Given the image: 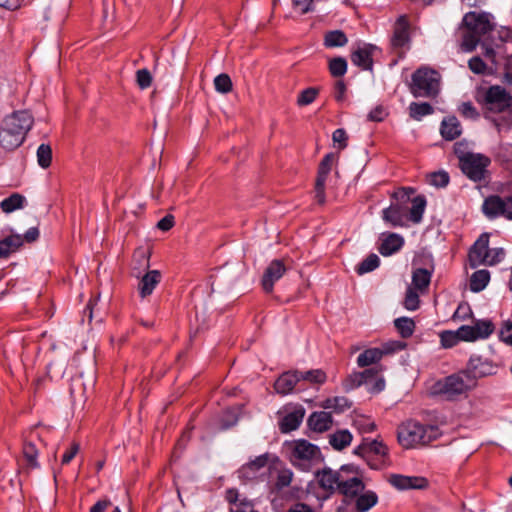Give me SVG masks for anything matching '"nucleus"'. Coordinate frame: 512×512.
Instances as JSON below:
<instances>
[{"label":"nucleus","instance_id":"obj_7","mask_svg":"<svg viewBox=\"0 0 512 512\" xmlns=\"http://www.w3.org/2000/svg\"><path fill=\"white\" fill-rule=\"evenodd\" d=\"M462 172L473 181H481L484 178L490 159L482 154L466 153L459 157Z\"/></svg>","mask_w":512,"mask_h":512},{"label":"nucleus","instance_id":"obj_37","mask_svg":"<svg viewBox=\"0 0 512 512\" xmlns=\"http://www.w3.org/2000/svg\"><path fill=\"white\" fill-rule=\"evenodd\" d=\"M431 281V272L424 268H418L413 272L412 284L413 286L422 291L426 289Z\"/></svg>","mask_w":512,"mask_h":512},{"label":"nucleus","instance_id":"obj_51","mask_svg":"<svg viewBox=\"0 0 512 512\" xmlns=\"http://www.w3.org/2000/svg\"><path fill=\"white\" fill-rule=\"evenodd\" d=\"M214 86L216 91L226 94L232 90V81L229 75L223 73L214 79Z\"/></svg>","mask_w":512,"mask_h":512},{"label":"nucleus","instance_id":"obj_9","mask_svg":"<svg viewBox=\"0 0 512 512\" xmlns=\"http://www.w3.org/2000/svg\"><path fill=\"white\" fill-rule=\"evenodd\" d=\"M482 210L489 219L504 217L512 220V196L491 195L484 200Z\"/></svg>","mask_w":512,"mask_h":512},{"label":"nucleus","instance_id":"obj_56","mask_svg":"<svg viewBox=\"0 0 512 512\" xmlns=\"http://www.w3.org/2000/svg\"><path fill=\"white\" fill-rule=\"evenodd\" d=\"M136 81L141 89H146L150 87L152 83V76L149 70L140 69L136 73Z\"/></svg>","mask_w":512,"mask_h":512},{"label":"nucleus","instance_id":"obj_54","mask_svg":"<svg viewBox=\"0 0 512 512\" xmlns=\"http://www.w3.org/2000/svg\"><path fill=\"white\" fill-rule=\"evenodd\" d=\"M449 180V174L446 171L433 172L429 175L430 184L438 188L446 187Z\"/></svg>","mask_w":512,"mask_h":512},{"label":"nucleus","instance_id":"obj_16","mask_svg":"<svg viewBox=\"0 0 512 512\" xmlns=\"http://www.w3.org/2000/svg\"><path fill=\"white\" fill-rule=\"evenodd\" d=\"M378 52L379 49L375 45L367 43L358 44L357 48L354 49V65L372 73L373 59Z\"/></svg>","mask_w":512,"mask_h":512},{"label":"nucleus","instance_id":"obj_3","mask_svg":"<svg viewBox=\"0 0 512 512\" xmlns=\"http://www.w3.org/2000/svg\"><path fill=\"white\" fill-rule=\"evenodd\" d=\"M399 443L406 449L417 445H428L441 436V431L434 425H423L416 421H408L398 428Z\"/></svg>","mask_w":512,"mask_h":512},{"label":"nucleus","instance_id":"obj_34","mask_svg":"<svg viewBox=\"0 0 512 512\" xmlns=\"http://www.w3.org/2000/svg\"><path fill=\"white\" fill-rule=\"evenodd\" d=\"M426 207V199L424 196H417L412 200V206L409 210V219L411 222L417 224L421 222L423 213Z\"/></svg>","mask_w":512,"mask_h":512},{"label":"nucleus","instance_id":"obj_32","mask_svg":"<svg viewBox=\"0 0 512 512\" xmlns=\"http://www.w3.org/2000/svg\"><path fill=\"white\" fill-rule=\"evenodd\" d=\"M490 281V273L488 270L481 269L475 271L470 277V290L472 292H480L488 285Z\"/></svg>","mask_w":512,"mask_h":512},{"label":"nucleus","instance_id":"obj_38","mask_svg":"<svg viewBox=\"0 0 512 512\" xmlns=\"http://www.w3.org/2000/svg\"><path fill=\"white\" fill-rule=\"evenodd\" d=\"M352 441V435L349 431H338L332 435H330L329 443L335 450H342L348 445H350Z\"/></svg>","mask_w":512,"mask_h":512},{"label":"nucleus","instance_id":"obj_13","mask_svg":"<svg viewBox=\"0 0 512 512\" xmlns=\"http://www.w3.org/2000/svg\"><path fill=\"white\" fill-rule=\"evenodd\" d=\"M487 108L494 112H503L512 104V97L501 86L495 85L488 88L484 96Z\"/></svg>","mask_w":512,"mask_h":512},{"label":"nucleus","instance_id":"obj_63","mask_svg":"<svg viewBox=\"0 0 512 512\" xmlns=\"http://www.w3.org/2000/svg\"><path fill=\"white\" fill-rule=\"evenodd\" d=\"M293 7L301 14H305L311 10L312 0H292Z\"/></svg>","mask_w":512,"mask_h":512},{"label":"nucleus","instance_id":"obj_47","mask_svg":"<svg viewBox=\"0 0 512 512\" xmlns=\"http://www.w3.org/2000/svg\"><path fill=\"white\" fill-rule=\"evenodd\" d=\"M23 456L30 468H37L39 466L37 462L38 450L33 443H25L23 445Z\"/></svg>","mask_w":512,"mask_h":512},{"label":"nucleus","instance_id":"obj_61","mask_svg":"<svg viewBox=\"0 0 512 512\" xmlns=\"http://www.w3.org/2000/svg\"><path fill=\"white\" fill-rule=\"evenodd\" d=\"M459 111L466 118L475 119L479 116L476 108L472 105L471 102L462 103Z\"/></svg>","mask_w":512,"mask_h":512},{"label":"nucleus","instance_id":"obj_33","mask_svg":"<svg viewBox=\"0 0 512 512\" xmlns=\"http://www.w3.org/2000/svg\"><path fill=\"white\" fill-rule=\"evenodd\" d=\"M25 197L19 193H13L0 202V208L4 213H12L17 209L23 208Z\"/></svg>","mask_w":512,"mask_h":512},{"label":"nucleus","instance_id":"obj_28","mask_svg":"<svg viewBox=\"0 0 512 512\" xmlns=\"http://www.w3.org/2000/svg\"><path fill=\"white\" fill-rule=\"evenodd\" d=\"M385 355V351H382L379 348H369L364 350L357 357V364L359 367H372V366H382L379 364V361Z\"/></svg>","mask_w":512,"mask_h":512},{"label":"nucleus","instance_id":"obj_25","mask_svg":"<svg viewBox=\"0 0 512 512\" xmlns=\"http://www.w3.org/2000/svg\"><path fill=\"white\" fill-rule=\"evenodd\" d=\"M300 381L298 371L285 372L275 382L274 388L279 394H289Z\"/></svg>","mask_w":512,"mask_h":512},{"label":"nucleus","instance_id":"obj_59","mask_svg":"<svg viewBox=\"0 0 512 512\" xmlns=\"http://www.w3.org/2000/svg\"><path fill=\"white\" fill-rule=\"evenodd\" d=\"M112 506V503L110 500L103 499L97 501L91 508L89 512H106L108 508ZM110 512H121L119 507H113V509Z\"/></svg>","mask_w":512,"mask_h":512},{"label":"nucleus","instance_id":"obj_8","mask_svg":"<svg viewBox=\"0 0 512 512\" xmlns=\"http://www.w3.org/2000/svg\"><path fill=\"white\" fill-rule=\"evenodd\" d=\"M382 371L383 366H372L362 372L354 373V387L364 385L370 394L380 393L385 388Z\"/></svg>","mask_w":512,"mask_h":512},{"label":"nucleus","instance_id":"obj_60","mask_svg":"<svg viewBox=\"0 0 512 512\" xmlns=\"http://www.w3.org/2000/svg\"><path fill=\"white\" fill-rule=\"evenodd\" d=\"M230 512H259L254 509V504L251 500L247 498H243V500L236 505V507H231Z\"/></svg>","mask_w":512,"mask_h":512},{"label":"nucleus","instance_id":"obj_10","mask_svg":"<svg viewBox=\"0 0 512 512\" xmlns=\"http://www.w3.org/2000/svg\"><path fill=\"white\" fill-rule=\"evenodd\" d=\"M491 20L492 15L488 12L471 11L464 15L462 23L466 29L471 30L481 38L494 29Z\"/></svg>","mask_w":512,"mask_h":512},{"label":"nucleus","instance_id":"obj_45","mask_svg":"<svg viewBox=\"0 0 512 512\" xmlns=\"http://www.w3.org/2000/svg\"><path fill=\"white\" fill-rule=\"evenodd\" d=\"M293 480V472L285 467L277 470V477L274 486L277 490H282L288 487Z\"/></svg>","mask_w":512,"mask_h":512},{"label":"nucleus","instance_id":"obj_57","mask_svg":"<svg viewBox=\"0 0 512 512\" xmlns=\"http://www.w3.org/2000/svg\"><path fill=\"white\" fill-rule=\"evenodd\" d=\"M456 331L460 338V341H475L478 339L477 335L475 334L473 326L463 325L459 327Z\"/></svg>","mask_w":512,"mask_h":512},{"label":"nucleus","instance_id":"obj_5","mask_svg":"<svg viewBox=\"0 0 512 512\" xmlns=\"http://www.w3.org/2000/svg\"><path fill=\"white\" fill-rule=\"evenodd\" d=\"M440 74L431 68L420 67L412 74L410 92L414 97L433 98L440 90Z\"/></svg>","mask_w":512,"mask_h":512},{"label":"nucleus","instance_id":"obj_40","mask_svg":"<svg viewBox=\"0 0 512 512\" xmlns=\"http://www.w3.org/2000/svg\"><path fill=\"white\" fill-rule=\"evenodd\" d=\"M380 265V258L377 254L371 253L369 254L363 261H361L357 266V273L359 275H364L366 273L372 272L377 269Z\"/></svg>","mask_w":512,"mask_h":512},{"label":"nucleus","instance_id":"obj_39","mask_svg":"<svg viewBox=\"0 0 512 512\" xmlns=\"http://www.w3.org/2000/svg\"><path fill=\"white\" fill-rule=\"evenodd\" d=\"M300 381H307L311 384H323L327 380V375L322 369H313L309 371H298Z\"/></svg>","mask_w":512,"mask_h":512},{"label":"nucleus","instance_id":"obj_49","mask_svg":"<svg viewBox=\"0 0 512 512\" xmlns=\"http://www.w3.org/2000/svg\"><path fill=\"white\" fill-rule=\"evenodd\" d=\"M349 135L343 128L336 129L332 134L333 147L337 150H343L348 146Z\"/></svg>","mask_w":512,"mask_h":512},{"label":"nucleus","instance_id":"obj_15","mask_svg":"<svg viewBox=\"0 0 512 512\" xmlns=\"http://www.w3.org/2000/svg\"><path fill=\"white\" fill-rule=\"evenodd\" d=\"M33 124V118L27 111H17L7 116L3 125L15 133H20V137L25 139L27 132Z\"/></svg>","mask_w":512,"mask_h":512},{"label":"nucleus","instance_id":"obj_42","mask_svg":"<svg viewBox=\"0 0 512 512\" xmlns=\"http://www.w3.org/2000/svg\"><path fill=\"white\" fill-rule=\"evenodd\" d=\"M328 69L333 77H342L348 69L347 61L342 57H335L329 60Z\"/></svg>","mask_w":512,"mask_h":512},{"label":"nucleus","instance_id":"obj_62","mask_svg":"<svg viewBox=\"0 0 512 512\" xmlns=\"http://www.w3.org/2000/svg\"><path fill=\"white\" fill-rule=\"evenodd\" d=\"M80 445L76 442H73L70 446V448L63 454L62 456V464H68L71 462V460L76 456V454L79 452Z\"/></svg>","mask_w":512,"mask_h":512},{"label":"nucleus","instance_id":"obj_26","mask_svg":"<svg viewBox=\"0 0 512 512\" xmlns=\"http://www.w3.org/2000/svg\"><path fill=\"white\" fill-rule=\"evenodd\" d=\"M440 132L445 140L452 141L461 135V124L455 116L446 117L441 122Z\"/></svg>","mask_w":512,"mask_h":512},{"label":"nucleus","instance_id":"obj_19","mask_svg":"<svg viewBox=\"0 0 512 512\" xmlns=\"http://www.w3.org/2000/svg\"><path fill=\"white\" fill-rule=\"evenodd\" d=\"M286 272V266L282 260H273L265 269L262 277V287L266 293L273 291L274 283L278 281Z\"/></svg>","mask_w":512,"mask_h":512},{"label":"nucleus","instance_id":"obj_53","mask_svg":"<svg viewBox=\"0 0 512 512\" xmlns=\"http://www.w3.org/2000/svg\"><path fill=\"white\" fill-rule=\"evenodd\" d=\"M419 304L420 299L418 293L412 287H408L405 294L404 307L407 310L414 311L418 309Z\"/></svg>","mask_w":512,"mask_h":512},{"label":"nucleus","instance_id":"obj_64","mask_svg":"<svg viewBox=\"0 0 512 512\" xmlns=\"http://www.w3.org/2000/svg\"><path fill=\"white\" fill-rule=\"evenodd\" d=\"M333 402H334L333 406H334L335 413H341L346 408L349 407L348 400L344 397H340V396L333 397Z\"/></svg>","mask_w":512,"mask_h":512},{"label":"nucleus","instance_id":"obj_31","mask_svg":"<svg viewBox=\"0 0 512 512\" xmlns=\"http://www.w3.org/2000/svg\"><path fill=\"white\" fill-rule=\"evenodd\" d=\"M348 43V37L341 30L328 31L324 35L323 44L326 48L342 47Z\"/></svg>","mask_w":512,"mask_h":512},{"label":"nucleus","instance_id":"obj_35","mask_svg":"<svg viewBox=\"0 0 512 512\" xmlns=\"http://www.w3.org/2000/svg\"><path fill=\"white\" fill-rule=\"evenodd\" d=\"M354 429H356L359 434L370 433L376 429V424L370 417L358 414L354 410Z\"/></svg>","mask_w":512,"mask_h":512},{"label":"nucleus","instance_id":"obj_29","mask_svg":"<svg viewBox=\"0 0 512 512\" xmlns=\"http://www.w3.org/2000/svg\"><path fill=\"white\" fill-rule=\"evenodd\" d=\"M24 139L20 137V133H15L6 126L2 125L0 130V145L8 151L18 148Z\"/></svg>","mask_w":512,"mask_h":512},{"label":"nucleus","instance_id":"obj_44","mask_svg":"<svg viewBox=\"0 0 512 512\" xmlns=\"http://www.w3.org/2000/svg\"><path fill=\"white\" fill-rule=\"evenodd\" d=\"M52 162V148L49 144H41L37 149V163L38 165L46 169L51 165Z\"/></svg>","mask_w":512,"mask_h":512},{"label":"nucleus","instance_id":"obj_4","mask_svg":"<svg viewBox=\"0 0 512 512\" xmlns=\"http://www.w3.org/2000/svg\"><path fill=\"white\" fill-rule=\"evenodd\" d=\"M287 447L290 452V462L303 471H309L312 466L324 461L319 447L305 439L294 440Z\"/></svg>","mask_w":512,"mask_h":512},{"label":"nucleus","instance_id":"obj_1","mask_svg":"<svg viewBox=\"0 0 512 512\" xmlns=\"http://www.w3.org/2000/svg\"><path fill=\"white\" fill-rule=\"evenodd\" d=\"M479 358H470L468 368L438 380L432 386V394L452 401L466 395L477 385L479 377L486 376L490 369H479Z\"/></svg>","mask_w":512,"mask_h":512},{"label":"nucleus","instance_id":"obj_14","mask_svg":"<svg viewBox=\"0 0 512 512\" xmlns=\"http://www.w3.org/2000/svg\"><path fill=\"white\" fill-rule=\"evenodd\" d=\"M336 155L334 153H328L322 159L319 164L318 174L315 182V200L318 204L323 205L325 203V184L327 176L329 175L332 165L335 161Z\"/></svg>","mask_w":512,"mask_h":512},{"label":"nucleus","instance_id":"obj_11","mask_svg":"<svg viewBox=\"0 0 512 512\" xmlns=\"http://www.w3.org/2000/svg\"><path fill=\"white\" fill-rule=\"evenodd\" d=\"M378 501L377 493L366 490L361 478L354 476V512H368L377 505Z\"/></svg>","mask_w":512,"mask_h":512},{"label":"nucleus","instance_id":"obj_6","mask_svg":"<svg viewBox=\"0 0 512 512\" xmlns=\"http://www.w3.org/2000/svg\"><path fill=\"white\" fill-rule=\"evenodd\" d=\"M354 455L363 458L372 469H381L390 465L387 446L377 439L363 438L354 449Z\"/></svg>","mask_w":512,"mask_h":512},{"label":"nucleus","instance_id":"obj_23","mask_svg":"<svg viewBox=\"0 0 512 512\" xmlns=\"http://www.w3.org/2000/svg\"><path fill=\"white\" fill-rule=\"evenodd\" d=\"M409 25L405 16H400L396 22L391 44L394 48H401L409 41Z\"/></svg>","mask_w":512,"mask_h":512},{"label":"nucleus","instance_id":"obj_17","mask_svg":"<svg viewBox=\"0 0 512 512\" xmlns=\"http://www.w3.org/2000/svg\"><path fill=\"white\" fill-rule=\"evenodd\" d=\"M388 481L393 487H395L398 490H424L429 486L428 479L422 476H406L401 474H392L390 475Z\"/></svg>","mask_w":512,"mask_h":512},{"label":"nucleus","instance_id":"obj_24","mask_svg":"<svg viewBox=\"0 0 512 512\" xmlns=\"http://www.w3.org/2000/svg\"><path fill=\"white\" fill-rule=\"evenodd\" d=\"M404 245V238L396 233H390L382 239V242L378 248L379 252L383 256H390L398 252Z\"/></svg>","mask_w":512,"mask_h":512},{"label":"nucleus","instance_id":"obj_2","mask_svg":"<svg viewBox=\"0 0 512 512\" xmlns=\"http://www.w3.org/2000/svg\"><path fill=\"white\" fill-rule=\"evenodd\" d=\"M352 465L341 466L338 471L325 468L318 471L316 476L320 487L326 491L338 490L343 495L342 504L337 508V512H352Z\"/></svg>","mask_w":512,"mask_h":512},{"label":"nucleus","instance_id":"obj_22","mask_svg":"<svg viewBox=\"0 0 512 512\" xmlns=\"http://www.w3.org/2000/svg\"><path fill=\"white\" fill-rule=\"evenodd\" d=\"M161 281V273L158 270L148 271L140 280L138 285L139 294L142 298L151 295L155 287Z\"/></svg>","mask_w":512,"mask_h":512},{"label":"nucleus","instance_id":"obj_50","mask_svg":"<svg viewBox=\"0 0 512 512\" xmlns=\"http://www.w3.org/2000/svg\"><path fill=\"white\" fill-rule=\"evenodd\" d=\"M319 90L314 87H309L300 92L297 98V105L306 106L315 101Z\"/></svg>","mask_w":512,"mask_h":512},{"label":"nucleus","instance_id":"obj_20","mask_svg":"<svg viewBox=\"0 0 512 512\" xmlns=\"http://www.w3.org/2000/svg\"><path fill=\"white\" fill-rule=\"evenodd\" d=\"M382 219L393 227H402L406 224L407 214L403 206L396 204L383 209Z\"/></svg>","mask_w":512,"mask_h":512},{"label":"nucleus","instance_id":"obj_27","mask_svg":"<svg viewBox=\"0 0 512 512\" xmlns=\"http://www.w3.org/2000/svg\"><path fill=\"white\" fill-rule=\"evenodd\" d=\"M23 245V237L11 234L0 240V259H7Z\"/></svg>","mask_w":512,"mask_h":512},{"label":"nucleus","instance_id":"obj_30","mask_svg":"<svg viewBox=\"0 0 512 512\" xmlns=\"http://www.w3.org/2000/svg\"><path fill=\"white\" fill-rule=\"evenodd\" d=\"M304 410L298 409L285 415L280 422V430L283 433L296 430L304 418Z\"/></svg>","mask_w":512,"mask_h":512},{"label":"nucleus","instance_id":"obj_46","mask_svg":"<svg viewBox=\"0 0 512 512\" xmlns=\"http://www.w3.org/2000/svg\"><path fill=\"white\" fill-rule=\"evenodd\" d=\"M480 42V38L471 30L466 29L462 34L461 49L465 52H472L475 50Z\"/></svg>","mask_w":512,"mask_h":512},{"label":"nucleus","instance_id":"obj_43","mask_svg":"<svg viewBox=\"0 0 512 512\" xmlns=\"http://www.w3.org/2000/svg\"><path fill=\"white\" fill-rule=\"evenodd\" d=\"M473 328L478 339L488 338L495 329L493 322L488 319L477 320Z\"/></svg>","mask_w":512,"mask_h":512},{"label":"nucleus","instance_id":"obj_48","mask_svg":"<svg viewBox=\"0 0 512 512\" xmlns=\"http://www.w3.org/2000/svg\"><path fill=\"white\" fill-rule=\"evenodd\" d=\"M499 340L512 347V320H504L498 331Z\"/></svg>","mask_w":512,"mask_h":512},{"label":"nucleus","instance_id":"obj_58","mask_svg":"<svg viewBox=\"0 0 512 512\" xmlns=\"http://www.w3.org/2000/svg\"><path fill=\"white\" fill-rule=\"evenodd\" d=\"M468 67L475 74H484L486 70V64L479 56L472 57L468 62Z\"/></svg>","mask_w":512,"mask_h":512},{"label":"nucleus","instance_id":"obj_12","mask_svg":"<svg viewBox=\"0 0 512 512\" xmlns=\"http://www.w3.org/2000/svg\"><path fill=\"white\" fill-rule=\"evenodd\" d=\"M490 255L489 235L482 234L469 251L468 256L471 267L476 268L480 265H494L495 260L490 259Z\"/></svg>","mask_w":512,"mask_h":512},{"label":"nucleus","instance_id":"obj_36","mask_svg":"<svg viewBox=\"0 0 512 512\" xmlns=\"http://www.w3.org/2000/svg\"><path fill=\"white\" fill-rule=\"evenodd\" d=\"M433 111V107L427 102H412L409 105L410 117L417 121L421 120L424 116L432 114Z\"/></svg>","mask_w":512,"mask_h":512},{"label":"nucleus","instance_id":"obj_55","mask_svg":"<svg viewBox=\"0 0 512 512\" xmlns=\"http://www.w3.org/2000/svg\"><path fill=\"white\" fill-rule=\"evenodd\" d=\"M441 345L444 348H452L460 342L457 331H444L440 334Z\"/></svg>","mask_w":512,"mask_h":512},{"label":"nucleus","instance_id":"obj_21","mask_svg":"<svg viewBox=\"0 0 512 512\" xmlns=\"http://www.w3.org/2000/svg\"><path fill=\"white\" fill-rule=\"evenodd\" d=\"M308 426L315 432H325L332 426V416L327 411H316L313 412L308 418Z\"/></svg>","mask_w":512,"mask_h":512},{"label":"nucleus","instance_id":"obj_52","mask_svg":"<svg viewBox=\"0 0 512 512\" xmlns=\"http://www.w3.org/2000/svg\"><path fill=\"white\" fill-rule=\"evenodd\" d=\"M346 93H347V85L344 83V81L341 79L336 80L334 83V86H333V93H332L334 100L339 104L347 102Z\"/></svg>","mask_w":512,"mask_h":512},{"label":"nucleus","instance_id":"obj_41","mask_svg":"<svg viewBox=\"0 0 512 512\" xmlns=\"http://www.w3.org/2000/svg\"><path fill=\"white\" fill-rule=\"evenodd\" d=\"M394 325L402 338H409L415 329L414 321L408 317H400L395 319Z\"/></svg>","mask_w":512,"mask_h":512},{"label":"nucleus","instance_id":"obj_18","mask_svg":"<svg viewBox=\"0 0 512 512\" xmlns=\"http://www.w3.org/2000/svg\"><path fill=\"white\" fill-rule=\"evenodd\" d=\"M269 460V453L257 456L254 460L242 465L237 470L238 478L243 482L255 479L258 472L268 464Z\"/></svg>","mask_w":512,"mask_h":512}]
</instances>
